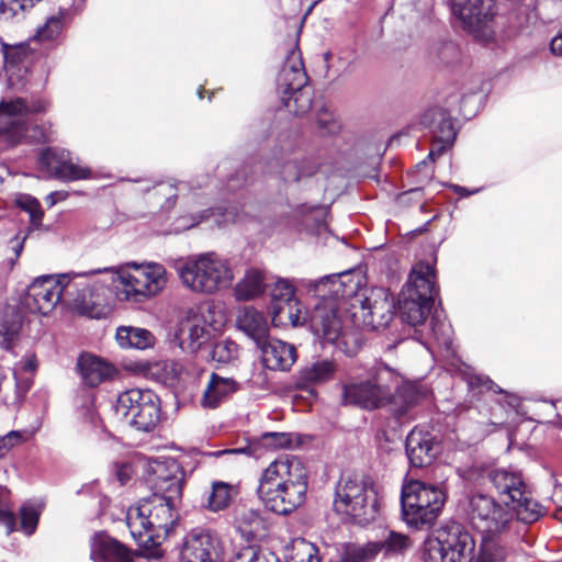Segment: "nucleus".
<instances>
[{
	"mask_svg": "<svg viewBox=\"0 0 562 562\" xmlns=\"http://www.w3.org/2000/svg\"><path fill=\"white\" fill-rule=\"evenodd\" d=\"M235 391L236 382L233 379L212 373L203 392L201 405L205 408H215Z\"/></svg>",
	"mask_w": 562,
	"mask_h": 562,
	"instance_id": "7c9ffc66",
	"label": "nucleus"
},
{
	"mask_svg": "<svg viewBox=\"0 0 562 562\" xmlns=\"http://www.w3.org/2000/svg\"><path fill=\"white\" fill-rule=\"evenodd\" d=\"M411 538L402 532L385 530L379 541H372L371 548L375 555L382 553L385 558L403 557L412 547Z\"/></svg>",
	"mask_w": 562,
	"mask_h": 562,
	"instance_id": "473e14b6",
	"label": "nucleus"
},
{
	"mask_svg": "<svg viewBox=\"0 0 562 562\" xmlns=\"http://www.w3.org/2000/svg\"><path fill=\"white\" fill-rule=\"evenodd\" d=\"M78 368L83 383L89 387L111 381L117 374L111 363L91 355H82L78 360Z\"/></svg>",
	"mask_w": 562,
	"mask_h": 562,
	"instance_id": "cd10ccee",
	"label": "nucleus"
},
{
	"mask_svg": "<svg viewBox=\"0 0 562 562\" xmlns=\"http://www.w3.org/2000/svg\"><path fill=\"white\" fill-rule=\"evenodd\" d=\"M422 124L428 127L432 138L446 144H453L457 132L452 120L440 109L428 110L422 117Z\"/></svg>",
	"mask_w": 562,
	"mask_h": 562,
	"instance_id": "2f4dec72",
	"label": "nucleus"
},
{
	"mask_svg": "<svg viewBox=\"0 0 562 562\" xmlns=\"http://www.w3.org/2000/svg\"><path fill=\"white\" fill-rule=\"evenodd\" d=\"M452 144H446L445 142H440L438 139L432 138L431 148L428 154V158L435 161L438 157H440L447 149H449Z\"/></svg>",
	"mask_w": 562,
	"mask_h": 562,
	"instance_id": "69168bd1",
	"label": "nucleus"
},
{
	"mask_svg": "<svg viewBox=\"0 0 562 562\" xmlns=\"http://www.w3.org/2000/svg\"><path fill=\"white\" fill-rule=\"evenodd\" d=\"M475 541L459 521L450 520L425 542V562H472Z\"/></svg>",
	"mask_w": 562,
	"mask_h": 562,
	"instance_id": "6e6552de",
	"label": "nucleus"
},
{
	"mask_svg": "<svg viewBox=\"0 0 562 562\" xmlns=\"http://www.w3.org/2000/svg\"><path fill=\"white\" fill-rule=\"evenodd\" d=\"M215 327L205 314L189 317L179 331V345L183 351L195 352L213 338Z\"/></svg>",
	"mask_w": 562,
	"mask_h": 562,
	"instance_id": "4be33fe9",
	"label": "nucleus"
},
{
	"mask_svg": "<svg viewBox=\"0 0 562 562\" xmlns=\"http://www.w3.org/2000/svg\"><path fill=\"white\" fill-rule=\"evenodd\" d=\"M114 271L113 268L97 269L85 273H70L74 282H82L83 284L78 285L75 289L72 296H68V300L74 302L75 307L85 315L90 317H97L100 314V308L105 303L106 289L103 285H90L87 281L88 274H95L101 272Z\"/></svg>",
	"mask_w": 562,
	"mask_h": 562,
	"instance_id": "f3484780",
	"label": "nucleus"
},
{
	"mask_svg": "<svg viewBox=\"0 0 562 562\" xmlns=\"http://www.w3.org/2000/svg\"><path fill=\"white\" fill-rule=\"evenodd\" d=\"M237 326L257 344H262L269 336V323L266 316L254 307H245L237 317Z\"/></svg>",
	"mask_w": 562,
	"mask_h": 562,
	"instance_id": "c85d7f7f",
	"label": "nucleus"
},
{
	"mask_svg": "<svg viewBox=\"0 0 562 562\" xmlns=\"http://www.w3.org/2000/svg\"><path fill=\"white\" fill-rule=\"evenodd\" d=\"M22 441L23 435L18 430H12L0 437V459L4 458L13 447L20 445Z\"/></svg>",
	"mask_w": 562,
	"mask_h": 562,
	"instance_id": "0e129e2a",
	"label": "nucleus"
},
{
	"mask_svg": "<svg viewBox=\"0 0 562 562\" xmlns=\"http://www.w3.org/2000/svg\"><path fill=\"white\" fill-rule=\"evenodd\" d=\"M47 102L43 100L32 101L30 104L22 98L3 100L0 102V135L12 134L18 124L29 113L46 111Z\"/></svg>",
	"mask_w": 562,
	"mask_h": 562,
	"instance_id": "b1692460",
	"label": "nucleus"
},
{
	"mask_svg": "<svg viewBox=\"0 0 562 562\" xmlns=\"http://www.w3.org/2000/svg\"><path fill=\"white\" fill-rule=\"evenodd\" d=\"M486 477L499 495L501 501L508 506L526 495L528 490L521 472L512 468L492 469L487 472Z\"/></svg>",
	"mask_w": 562,
	"mask_h": 562,
	"instance_id": "412c9836",
	"label": "nucleus"
},
{
	"mask_svg": "<svg viewBox=\"0 0 562 562\" xmlns=\"http://www.w3.org/2000/svg\"><path fill=\"white\" fill-rule=\"evenodd\" d=\"M234 558L239 562H279L273 553L266 555L260 549L249 544L237 551Z\"/></svg>",
	"mask_w": 562,
	"mask_h": 562,
	"instance_id": "5fc2aeb1",
	"label": "nucleus"
},
{
	"mask_svg": "<svg viewBox=\"0 0 562 562\" xmlns=\"http://www.w3.org/2000/svg\"><path fill=\"white\" fill-rule=\"evenodd\" d=\"M92 177V171L89 167L75 162L71 156L68 158L63 172L59 173L58 180L65 182H72L78 180H86Z\"/></svg>",
	"mask_w": 562,
	"mask_h": 562,
	"instance_id": "864d4df0",
	"label": "nucleus"
},
{
	"mask_svg": "<svg viewBox=\"0 0 562 562\" xmlns=\"http://www.w3.org/2000/svg\"><path fill=\"white\" fill-rule=\"evenodd\" d=\"M212 214V210L207 209L199 214H191L189 216H181L177 220L176 231H186L196 226L199 223L207 218Z\"/></svg>",
	"mask_w": 562,
	"mask_h": 562,
	"instance_id": "e2e57ef3",
	"label": "nucleus"
},
{
	"mask_svg": "<svg viewBox=\"0 0 562 562\" xmlns=\"http://www.w3.org/2000/svg\"><path fill=\"white\" fill-rule=\"evenodd\" d=\"M116 341L122 348L145 350L154 347L156 339L148 329L122 326L116 329Z\"/></svg>",
	"mask_w": 562,
	"mask_h": 562,
	"instance_id": "e433bc0d",
	"label": "nucleus"
},
{
	"mask_svg": "<svg viewBox=\"0 0 562 562\" xmlns=\"http://www.w3.org/2000/svg\"><path fill=\"white\" fill-rule=\"evenodd\" d=\"M90 557L93 562H133L131 550L105 533L94 536Z\"/></svg>",
	"mask_w": 562,
	"mask_h": 562,
	"instance_id": "bb28decb",
	"label": "nucleus"
},
{
	"mask_svg": "<svg viewBox=\"0 0 562 562\" xmlns=\"http://www.w3.org/2000/svg\"><path fill=\"white\" fill-rule=\"evenodd\" d=\"M446 503V493L439 486L419 481L411 482L402 490L403 520L416 529L434 524Z\"/></svg>",
	"mask_w": 562,
	"mask_h": 562,
	"instance_id": "0eeeda50",
	"label": "nucleus"
},
{
	"mask_svg": "<svg viewBox=\"0 0 562 562\" xmlns=\"http://www.w3.org/2000/svg\"><path fill=\"white\" fill-rule=\"evenodd\" d=\"M317 553L318 550L312 542L297 539L293 543L290 560L291 562H319Z\"/></svg>",
	"mask_w": 562,
	"mask_h": 562,
	"instance_id": "09e8293b",
	"label": "nucleus"
},
{
	"mask_svg": "<svg viewBox=\"0 0 562 562\" xmlns=\"http://www.w3.org/2000/svg\"><path fill=\"white\" fill-rule=\"evenodd\" d=\"M375 557L371 542L364 546H350L341 555L340 562H368Z\"/></svg>",
	"mask_w": 562,
	"mask_h": 562,
	"instance_id": "6e6d98bb",
	"label": "nucleus"
},
{
	"mask_svg": "<svg viewBox=\"0 0 562 562\" xmlns=\"http://www.w3.org/2000/svg\"><path fill=\"white\" fill-rule=\"evenodd\" d=\"M78 416L90 428H97L99 426L100 418L94 409L92 396L90 394L83 397L82 405L78 409Z\"/></svg>",
	"mask_w": 562,
	"mask_h": 562,
	"instance_id": "13d9d810",
	"label": "nucleus"
},
{
	"mask_svg": "<svg viewBox=\"0 0 562 562\" xmlns=\"http://www.w3.org/2000/svg\"><path fill=\"white\" fill-rule=\"evenodd\" d=\"M509 507L513 510V517L516 515L525 524H532L543 515L542 506L532 498L529 488L526 491V495L519 497Z\"/></svg>",
	"mask_w": 562,
	"mask_h": 562,
	"instance_id": "ea45409f",
	"label": "nucleus"
},
{
	"mask_svg": "<svg viewBox=\"0 0 562 562\" xmlns=\"http://www.w3.org/2000/svg\"><path fill=\"white\" fill-rule=\"evenodd\" d=\"M261 359L269 370L288 371L295 363L297 355L293 345L268 337L259 344Z\"/></svg>",
	"mask_w": 562,
	"mask_h": 562,
	"instance_id": "393cba45",
	"label": "nucleus"
},
{
	"mask_svg": "<svg viewBox=\"0 0 562 562\" xmlns=\"http://www.w3.org/2000/svg\"><path fill=\"white\" fill-rule=\"evenodd\" d=\"M65 12L59 11L46 19L45 23L37 27L34 38L38 42L55 40L61 32L64 26Z\"/></svg>",
	"mask_w": 562,
	"mask_h": 562,
	"instance_id": "49530a36",
	"label": "nucleus"
},
{
	"mask_svg": "<svg viewBox=\"0 0 562 562\" xmlns=\"http://www.w3.org/2000/svg\"><path fill=\"white\" fill-rule=\"evenodd\" d=\"M29 53V45L24 43L14 46L3 45V57L7 64L22 63Z\"/></svg>",
	"mask_w": 562,
	"mask_h": 562,
	"instance_id": "052dcab7",
	"label": "nucleus"
},
{
	"mask_svg": "<svg viewBox=\"0 0 562 562\" xmlns=\"http://www.w3.org/2000/svg\"><path fill=\"white\" fill-rule=\"evenodd\" d=\"M43 510V504L35 501H26L20 508L21 529L26 536L35 532L40 516Z\"/></svg>",
	"mask_w": 562,
	"mask_h": 562,
	"instance_id": "c03bdc74",
	"label": "nucleus"
},
{
	"mask_svg": "<svg viewBox=\"0 0 562 562\" xmlns=\"http://www.w3.org/2000/svg\"><path fill=\"white\" fill-rule=\"evenodd\" d=\"M428 395V391L416 384L404 382L390 400L393 412L397 417H403L409 408L418 404Z\"/></svg>",
	"mask_w": 562,
	"mask_h": 562,
	"instance_id": "f704fd0d",
	"label": "nucleus"
},
{
	"mask_svg": "<svg viewBox=\"0 0 562 562\" xmlns=\"http://www.w3.org/2000/svg\"><path fill=\"white\" fill-rule=\"evenodd\" d=\"M430 327L437 344L447 350L450 349L452 346V327L446 322L440 321L437 315L431 316Z\"/></svg>",
	"mask_w": 562,
	"mask_h": 562,
	"instance_id": "603ef678",
	"label": "nucleus"
},
{
	"mask_svg": "<svg viewBox=\"0 0 562 562\" xmlns=\"http://www.w3.org/2000/svg\"><path fill=\"white\" fill-rule=\"evenodd\" d=\"M80 284L83 283L72 281L70 273L38 277L29 285L24 305L32 313L47 315L61 297L68 300V296H72Z\"/></svg>",
	"mask_w": 562,
	"mask_h": 562,
	"instance_id": "ddd939ff",
	"label": "nucleus"
},
{
	"mask_svg": "<svg viewBox=\"0 0 562 562\" xmlns=\"http://www.w3.org/2000/svg\"><path fill=\"white\" fill-rule=\"evenodd\" d=\"M211 359L222 364L231 363L238 357V346L229 339L214 344L211 351Z\"/></svg>",
	"mask_w": 562,
	"mask_h": 562,
	"instance_id": "de8ad7c7",
	"label": "nucleus"
},
{
	"mask_svg": "<svg viewBox=\"0 0 562 562\" xmlns=\"http://www.w3.org/2000/svg\"><path fill=\"white\" fill-rule=\"evenodd\" d=\"M265 507L278 515H288L306 499L307 471L294 456H282L262 472L257 488Z\"/></svg>",
	"mask_w": 562,
	"mask_h": 562,
	"instance_id": "f03ea898",
	"label": "nucleus"
},
{
	"mask_svg": "<svg viewBox=\"0 0 562 562\" xmlns=\"http://www.w3.org/2000/svg\"><path fill=\"white\" fill-rule=\"evenodd\" d=\"M233 525L246 542H251L262 526L259 510L246 506L237 507L234 512Z\"/></svg>",
	"mask_w": 562,
	"mask_h": 562,
	"instance_id": "c9c22d12",
	"label": "nucleus"
},
{
	"mask_svg": "<svg viewBox=\"0 0 562 562\" xmlns=\"http://www.w3.org/2000/svg\"><path fill=\"white\" fill-rule=\"evenodd\" d=\"M70 153L63 148H46L42 150L38 157V165L42 170L47 172L49 178L58 179L63 172Z\"/></svg>",
	"mask_w": 562,
	"mask_h": 562,
	"instance_id": "58836bf2",
	"label": "nucleus"
},
{
	"mask_svg": "<svg viewBox=\"0 0 562 562\" xmlns=\"http://www.w3.org/2000/svg\"><path fill=\"white\" fill-rule=\"evenodd\" d=\"M266 289L263 274L256 269L247 270L244 278L235 285V296L239 301L255 299Z\"/></svg>",
	"mask_w": 562,
	"mask_h": 562,
	"instance_id": "4c0bfd02",
	"label": "nucleus"
},
{
	"mask_svg": "<svg viewBox=\"0 0 562 562\" xmlns=\"http://www.w3.org/2000/svg\"><path fill=\"white\" fill-rule=\"evenodd\" d=\"M334 509L358 525L375 520L380 501L373 480L369 476H342L336 487Z\"/></svg>",
	"mask_w": 562,
	"mask_h": 562,
	"instance_id": "20e7f679",
	"label": "nucleus"
},
{
	"mask_svg": "<svg viewBox=\"0 0 562 562\" xmlns=\"http://www.w3.org/2000/svg\"><path fill=\"white\" fill-rule=\"evenodd\" d=\"M405 450L411 464L423 468L432 463L440 448L430 432L414 428L406 437Z\"/></svg>",
	"mask_w": 562,
	"mask_h": 562,
	"instance_id": "5701e85b",
	"label": "nucleus"
},
{
	"mask_svg": "<svg viewBox=\"0 0 562 562\" xmlns=\"http://www.w3.org/2000/svg\"><path fill=\"white\" fill-rule=\"evenodd\" d=\"M336 363L329 359H318L304 366L297 378V385L305 387L310 384H322L333 379Z\"/></svg>",
	"mask_w": 562,
	"mask_h": 562,
	"instance_id": "72a5a7b5",
	"label": "nucleus"
},
{
	"mask_svg": "<svg viewBox=\"0 0 562 562\" xmlns=\"http://www.w3.org/2000/svg\"><path fill=\"white\" fill-rule=\"evenodd\" d=\"M384 394L372 381L342 384V403L346 405L374 409L387 404Z\"/></svg>",
	"mask_w": 562,
	"mask_h": 562,
	"instance_id": "a878e982",
	"label": "nucleus"
},
{
	"mask_svg": "<svg viewBox=\"0 0 562 562\" xmlns=\"http://www.w3.org/2000/svg\"><path fill=\"white\" fill-rule=\"evenodd\" d=\"M21 329V322L19 319H5L1 325L0 335L2 336L1 344L5 349L11 348V344L14 338L19 335Z\"/></svg>",
	"mask_w": 562,
	"mask_h": 562,
	"instance_id": "680f3d73",
	"label": "nucleus"
},
{
	"mask_svg": "<svg viewBox=\"0 0 562 562\" xmlns=\"http://www.w3.org/2000/svg\"><path fill=\"white\" fill-rule=\"evenodd\" d=\"M463 512L471 526L483 536L501 535L513 520V510L508 505L481 492L468 497Z\"/></svg>",
	"mask_w": 562,
	"mask_h": 562,
	"instance_id": "9d476101",
	"label": "nucleus"
},
{
	"mask_svg": "<svg viewBox=\"0 0 562 562\" xmlns=\"http://www.w3.org/2000/svg\"><path fill=\"white\" fill-rule=\"evenodd\" d=\"M261 443L266 448H288L291 446V434L286 432H265L261 436Z\"/></svg>",
	"mask_w": 562,
	"mask_h": 562,
	"instance_id": "bf43d9fd",
	"label": "nucleus"
},
{
	"mask_svg": "<svg viewBox=\"0 0 562 562\" xmlns=\"http://www.w3.org/2000/svg\"><path fill=\"white\" fill-rule=\"evenodd\" d=\"M188 190V184L186 182H178L177 184H172L169 182H160L155 188V192L158 195L166 196L165 203L161 207L165 211H170L173 205L178 194L183 193Z\"/></svg>",
	"mask_w": 562,
	"mask_h": 562,
	"instance_id": "3c124183",
	"label": "nucleus"
},
{
	"mask_svg": "<svg viewBox=\"0 0 562 562\" xmlns=\"http://www.w3.org/2000/svg\"><path fill=\"white\" fill-rule=\"evenodd\" d=\"M290 146L274 148L270 158L266 161H256L250 167L245 166L240 171L229 180H238L243 177L244 181L248 180L247 169L250 168L251 172L261 171L262 173H278L280 178L286 182H297L301 179L314 176L319 168V165L312 158H291Z\"/></svg>",
	"mask_w": 562,
	"mask_h": 562,
	"instance_id": "f8f14e48",
	"label": "nucleus"
},
{
	"mask_svg": "<svg viewBox=\"0 0 562 562\" xmlns=\"http://www.w3.org/2000/svg\"><path fill=\"white\" fill-rule=\"evenodd\" d=\"M550 49L554 55H562V31L552 38Z\"/></svg>",
	"mask_w": 562,
	"mask_h": 562,
	"instance_id": "774afa93",
	"label": "nucleus"
},
{
	"mask_svg": "<svg viewBox=\"0 0 562 562\" xmlns=\"http://www.w3.org/2000/svg\"><path fill=\"white\" fill-rule=\"evenodd\" d=\"M155 380L169 387H180L189 380V371L183 363L176 360L158 361L150 368Z\"/></svg>",
	"mask_w": 562,
	"mask_h": 562,
	"instance_id": "c756f323",
	"label": "nucleus"
},
{
	"mask_svg": "<svg viewBox=\"0 0 562 562\" xmlns=\"http://www.w3.org/2000/svg\"><path fill=\"white\" fill-rule=\"evenodd\" d=\"M271 323L274 326H297L305 321L301 304L295 296V286L286 279H279L270 291Z\"/></svg>",
	"mask_w": 562,
	"mask_h": 562,
	"instance_id": "4468645a",
	"label": "nucleus"
},
{
	"mask_svg": "<svg viewBox=\"0 0 562 562\" xmlns=\"http://www.w3.org/2000/svg\"><path fill=\"white\" fill-rule=\"evenodd\" d=\"M232 491L233 486L228 483L222 481L213 482L207 496L206 508L211 512H220L227 508L232 502Z\"/></svg>",
	"mask_w": 562,
	"mask_h": 562,
	"instance_id": "37998d69",
	"label": "nucleus"
},
{
	"mask_svg": "<svg viewBox=\"0 0 562 562\" xmlns=\"http://www.w3.org/2000/svg\"><path fill=\"white\" fill-rule=\"evenodd\" d=\"M347 276V272H342L325 276L316 280L301 279L299 285L319 301L345 303V299L353 293V286L344 281V278Z\"/></svg>",
	"mask_w": 562,
	"mask_h": 562,
	"instance_id": "6ab92c4d",
	"label": "nucleus"
},
{
	"mask_svg": "<svg viewBox=\"0 0 562 562\" xmlns=\"http://www.w3.org/2000/svg\"><path fill=\"white\" fill-rule=\"evenodd\" d=\"M394 302L385 288H372L360 301V310L355 316L362 318L363 325L376 330L386 327L393 318Z\"/></svg>",
	"mask_w": 562,
	"mask_h": 562,
	"instance_id": "dca6fc26",
	"label": "nucleus"
},
{
	"mask_svg": "<svg viewBox=\"0 0 562 562\" xmlns=\"http://www.w3.org/2000/svg\"><path fill=\"white\" fill-rule=\"evenodd\" d=\"M220 538L207 529L195 528L186 535L180 562H222Z\"/></svg>",
	"mask_w": 562,
	"mask_h": 562,
	"instance_id": "2eb2a0df",
	"label": "nucleus"
},
{
	"mask_svg": "<svg viewBox=\"0 0 562 562\" xmlns=\"http://www.w3.org/2000/svg\"><path fill=\"white\" fill-rule=\"evenodd\" d=\"M379 391L385 393V401L389 404L391 397L404 383L402 376L393 369L383 364L378 368L374 381H372Z\"/></svg>",
	"mask_w": 562,
	"mask_h": 562,
	"instance_id": "79ce46f5",
	"label": "nucleus"
},
{
	"mask_svg": "<svg viewBox=\"0 0 562 562\" xmlns=\"http://www.w3.org/2000/svg\"><path fill=\"white\" fill-rule=\"evenodd\" d=\"M316 121L318 130L323 135L336 134L340 128V124L336 120L334 113L325 106H322L317 111Z\"/></svg>",
	"mask_w": 562,
	"mask_h": 562,
	"instance_id": "4d7b16f0",
	"label": "nucleus"
},
{
	"mask_svg": "<svg viewBox=\"0 0 562 562\" xmlns=\"http://www.w3.org/2000/svg\"><path fill=\"white\" fill-rule=\"evenodd\" d=\"M15 203L21 210L29 213L32 225H41L44 213L40 202L34 196L20 193L15 199Z\"/></svg>",
	"mask_w": 562,
	"mask_h": 562,
	"instance_id": "8fccbe9b",
	"label": "nucleus"
},
{
	"mask_svg": "<svg viewBox=\"0 0 562 562\" xmlns=\"http://www.w3.org/2000/svg\"><path fill=\"white\" fill-rule=\"evenodd\" d=\"M345 303L318 301L310 317L313 331L329 342H335L341 333L340 308Z\"/></svg>",
	"mask_w": 562,
	"mask_h": 562,
	"instance_id": "a211bd4d",
	"label": "nucleus"
},
{
	"mask_svg": "<svg viewBox=\"0 0 562 562\" xmlns=\"http://www.w3.org/2000/svg\"><path fill=\"white\" fill-rule=\"evenodd\" d=\"M156 492L128 508L126 525L134 540L144 548L159 546L179 519L176 501L182 495V473L172 459L153 468Z\"/></svg>",
	"mask_w": 562,
	"mask_h": 562,
	"instance_id": "f257e3e1",
	"label": "nucleus"
},
{
	"mask_svg": "<svg viewBox=\"0 0 562 562\" xmlns=\"http://www.w3.org/2000/svg\"><path fill=\"white\" fill-rule=\"evenodd\" d=\"M176 270L184 286L201 294H214L228 289L234 281L231 262L215 252L180 259Z\"/></svg>",
	"mask_w": 562,
	"mask_h": 562,
	"instance_id": "7ed1b4c3",
	"label": "nucleus"
},
{
	"mask_svg": "<svg viewBox=\"0 0 562 562\" xmlns=\"http://www.w3.org/2000/svg\"><path fill=\"white\" fill-rule=\"evenodd\" d=\"M116 295L121 301L140 303L157 295L167 283V272L162 265L130 262L126 269L116 271Z\"/></svg>",
	"mask_w": 562,
	"mask_h": 562,
	"instance_id": "423d86ee",
	"label": "nucleus"
},
{
	"mask_svg": "<svg viewBox=\"0 0 562 562\" xmlns=\"http://www.w3.org/2000/svg\"><path fill=\"white\" fill-rule=\"evenodd\" d=\"M40 0H1L0 19L4 21L20 20Z\"/></svg>",
	"mask_w": 562,
	"mask_h": 562,
	"instance_id": "a18cd8bd",
	"label": "nucleus"
},
{
	"mask_svg": "<svg viewBox=\"0 0 562 562\" xmlns=\"http://www.w3.org/2000/svg\"><path fill=\"white\" fill-rule=\"evenodd\" d=\"M0 522L7 527V533H11L15 529V516L9 510L0 508Z\"/></svg>",
	"mask_w": 562,
	"mask_h": 562,
	"instance_id": "338daca9",
	"label": "nucleus"
},
{
	"mask_svg": "<svg viewBox=\"0 0 562 562\" xmlns=\"http://www.w3.org/2000/svg\"><path fill=\"white\" fill-rule=\"evenodd\" d=\"M491 3L492 0H451V10L463 29L476 35L484 31L493 16Z\"/></svg>",
	"mask_w": 562,
	"mask_h": 562,
	"instance_id": "aec40b11",
	"label": "nucleus"
},
{
	"mask_svg": "<svg viewBox=\"0 0 562 562\" xmlns=\"http://www.w3.org/2000/svg\"><path fill=\"white\" fill-rule=\"evenodd\" d=\"M508 550L496 536H483L473 562H506Z\"/></svg>",
	"mask_w": 562,
	"mask_h": 562,
	"instance_id": "a19ab883",
	"label": "nucleus"
},
{
	"mask_svg": "<svg viewBox=\"0 0 562 562\" xmlns=\"http://www.w3.org/2000/svg\"><path fill=\"white\" fill-rule=\"evenodd\" d=\"M116 416L137 430L150 431L160 420V403L150 390L132 389L121 393L114 406Z\"/></svg>",
	"mask_w": 562,
	"mask_h": 562,
	"instance_id": "9b49d317",
	"label": "nucleus"
},
{
	"mask_svg": "<svg viewBox=\"0 0 562 562\" xmlns=\"http://www.w3.org/2000/svg\"><path fill=\"white\" fill-rule=\"evenodd\" d=\"M299 49H291L278 76L281 101L290 113L304 115L312 108V90Z\"/></svg>",
	"mask_w": 562,
	"mask_h": 562,
	"instance_id": "1a4fd4ad",
	"label": "nucleus"
},
{
	"mask_svg": "<svg viewBox=\"0 0 562 562\" xmlns=\"http://www.w3.org/2000/svg\"><path fill=\"white\" fill-rule=\"evenodd\" d=\"M435 279V268L431 265L419 262L413 268L398 301L401 317L408 325H422L429 316L438 295Z\"/></svg>",
	"mask_w": 562,
	"mask_h": 562,
	"instance_id": "39448f33",
	"label": "nucleus"
}]
</instances>
